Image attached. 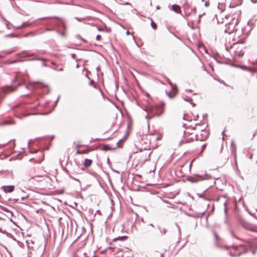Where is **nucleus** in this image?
<instances>
[{"mask_svg":"<svg viewBox=\"0 0 257 257\" xmlns=\"http://www.w3.org/2000/svg\"><path fill=\"white\" fill-rule=\"evenodd\" d=\"M165 103L161 102L160 104H155L153 105H149L145 109L148 113L152 114V117L156 116H160L164 112V107Z\"/></svg>","mask_w":257,"mask_h":257,"instance_id":"nucleus-1","label":"nucleus"},{"mask_svg":"<svg viewBox=\"0 0 257 257\" xmlns=\"http://www.w3.org/2000/svg\"><path fill=\"white\" fill-rule=\"evenodd\" d=\"M13 109L15 112V116L22 118V116H26L27 114L26 112L28 109V107L24 104H20L16 105Z\"/></svg>","mask_w":257,"mask_h":257,"instance_id":"nucleus-2","label":"nucleus"},{"mask_svg":"<svg viewBox=\"0 0 257 257\" xmlns=\"http://www.w3.org/2000/svg\"><path fill=\"white\" fill-rule=\"evenodd\" d=\"M22 53L25 55V57L33 56V57L28 59V60H29V61L41 60L43 62V63L42 64L43 67H50V66H48V65L47 63H45V62L47 61L48 60L44 59V58L38 57L35 56V55L34 54H29L26 51H23Z\"/></svg>","mask_w":257,"mask_h":257,"instance_id":"nucleus-3","label":"nucleus"},{"mask_svg":"<svg viewBox=\"0 0 257 257\" xmlns=\"http://www.w3.org/2000/svg\"><path fill=\"white\" fill-rule=\"evenodd\" d=\"M39 85L40 87H42L43 89V93L45 94H48L49 92V89L47 86H46L42 83H30L29 85H27L26 88L31 90L37 88V85Z\"/></svg>","mask_w":257,"mask_h":257,"instance_id":"nucleus-4","label":"nucleus"},{"mask_svg":"<svg viewBox=\"0 0 257 257\" xmlns=\"http://www.w3.org/2000/svg\"><path fill=\"white\" fill-rule=\"evenodd\" d=\"M211 176L207 174L206 172H205L203 175L195 174L192 176L190 178V181L193 183H195L199 181H201L205 179H208L209 178H211Z\"/></svg>","mask_w":257,"mask_h":257,"instance_id":"nucleus-5","label":"nucleus"},{"mask_svg":"<svg viewBox=\"0 0 257 257\" xmlns=\"http://www.w3.org/2000/svg\"><path fill=\"white\" fill-rule=\"evenodd\" d=\"M49 19H55L59 20L60 22L59 23H54V25L56 27L62 26L63 29H65V26L63 20L58 17L53 16L50 17H43L39 18V20H47Z\"/></svg>","mask_w":257,"mask_h":257,"instance_id":"nucleus-6","label":"nucleus"},{"mask_svg":"<svg viewBox=\"0 0 257 257\" xmlns=\"http://www.w3.org/2000/svg\"><path fill=\"white\" fill-rule=\"evenodd\" d=\"M221 248H224L225 249H230V254L231 255H233V256H236V255H240V253H234L232 252V250H236L238 249V247H236V246H232V247H229L227 245H220V246Z\"/></svg>","mask_w":257,"mask_h":257,"instance_id":"nucleus-7","label":"nucleus"},{"mask_svg":"<svg viewBox=\"0 0 257 257\" xmlns=\"http://www.w3.org/2000/svg\"><path fill=\"white\" fill-rule=\"evenodd\" d=\"M255 62H255V64L256 66H255L253 68H251L250 67H249L245 66V65L239 66H238V67H239L240 68H241V69H242L243 70L248 71H249L251 72H254L257 71V59L256 60Z\"/></svg>","mask_w":257,"mask_h":257,"instance_id":"nucleus-8","label":"nucleus"},{"mask_svg":"<svg viewBox=\"0 0 257 257\" xmlns=\"http://www.w3.org/2000/svg\"><path fill=\"white\" fill-rule=\"evenodd\" d=\"M2 189L5 193H11L15 189V186L9 185V186H3L2 187Z\"/></svg>","mask_w":257,"mask_h":257,"instance_id":"nucleus-9","label":"nucleus"},{"mask_svg":"<svg viewBox=\"0 0 257 257\" xmlns=\"http://www.w3.org/2000/svg\"><path fill=\"white\" fill-rule=\"evenodd\" d=\"M75 255L77 257H87L86 253L84 252L82 249H79Z\"/></svg>","mask_w":257,"mask_h":257,"instance_id":"nucleus-10","label":"nucleus"},{"mask_svg":"<svg viewBox=\"0 0 257 257\" xmlns=\"http://www.w3.org/2000/svg\"><path fill=\"white\" fill-rule=\"evenodd\" d=\"M172 10L176 13L179 14L181 13V7L177 5L174 4L172 6Z\"/></svg>","mask_w":257,"mask_h":257,"instance_id":"nucleus-11","label":"nucleus"},{"mask_svg":"<svg viewBox=\"0 0 257 257\" xmlns=\"http://www.w3.org/2000/svg\"><path fill=\"white\" fill-rule=\"evenodd\" d=\"M14 123L13 119H10L8 120H5L3 121L2 124L3 125H10Z\"/></svg>","mask_w":257,"mask_h":257,"instance_id":"nucleus-12","label":"nucleus"},{"mask_svg":"<svg viewBox=\"0 0 257 257\" xmlns=\"http://www.w3.org/2000/svg\"><path fill=\"white\" fill-rule=\"evenodd\" d=\"M128 238V236L126 235L122 236H119L116 238H115L113 239V241H116L117 240H121L123 241Z\"/></svg>","mask_w":257,"mask_h":257,"instance_id":"nucleus-13","label":"nucleus"},{"mask_svg":"<svg viewBox=\"0 0 257 257\" xmlns=\"http://www.w3.org/2000/svg\"><path fill=\"white\" fill-rule=\"evenodd\" d=\"M92 164V160L90 159H85L84 162V166L85 167H89Z\"/></svg>","mask_w":257,"mask_h":257,"instance_id":"nucleus-14","label":"nucleus"},{"mask_svg":"<svg viewBox=\"0 0 257 257\" xmlns=\"http://www.w3.org/2000/svg\"><path fill=\"white\" fill-rule=\"evenodd\" d=\"M231 147L232 148V153L234 154V156H236L235 145L233 140L231 142Z\"/></svg>","mask_w":257,"mask_h":257,"instance_id":"nucleus-15","label":"nucleus"},{"mask_svg":"<svg viewBox=\"0 0 257 257\" xmlns=\"http://www.w3.org/2000/svg\"><path fill=\"white\" fill-rule=\"evenodd\" d=\"M207 139V136H203V134H201L199 135V137H198V141L203 142V141H205Z\"/></svg>","mask_w":257,"mask_h":257,"instance_id":"nucleus-16","label":"nucleus"},{"mask_svg":"<svg viewBox=\"0 0 257 257\" xmlns=\"http://www.w3.org/2000/svg\"><path fill=\"white\" fill-rule=\"evenodd\" d=\"M171 86V89L174 92V94H176L178 93V88L176 85L173 84Z\"/></svg>","mask_w":257,"mask_h":257,"instance_id":"nucleus-17","label":"nucleus"},{"mask_svg":"<svg viewBox=\"0 0 257 257\" xmlns=\"http://www.w3.org/2000/svg\"><path fill=\"white\" fill-rule=\"evenodd\" d=\"M45 31H56L57 33H59V31L57 30L55 28H46Z\"/></svg>","mask_w":257,"mask_h":257,"instance_id":"nucleus-18","label":"nucleus"},{"mask_svg":"<svg viewBox=\"0 0 257 257\" xmlns=\"http://www.w3.org/2000/svg\"><path fill=\"white\" fill-rule=\"evenodd\" d=\"M18 37V35H16L13 33L5 35L4 36V38H9V37L15 38V37Z\"/></svg>","mask_w":257,"mask_h":257,"instance_id":"nucleus-19","label":"nucleus"},{"mask_svg":"<svg viewBox=\"0 0 257 257\" xmlns=\"http://www.w3.org/2000/svg\"><path fill=\"white\" fill-rule=\"evenodd\" d=\"M111 148L108 145H104L102 146V150L103 151H109L111 150Z\"/></svg>","mask_w":257,"mask_h":257,"instance_id":"nucleus-20","label":"nucleus"},{"mask_svg":"<svg viewBox=\"0 0 257 257\" xmlns=\"http://www.w3.org/2000/svg\"><path fill=\"white\" fill-rule=\"evenodd\" d=\"M151 26L152 28L154 30H156L157 28V24L153 21H152Z\"/></svg>","mask_w":257,"mask_h":257,"instance_id":"nucleus-21","label":"nucleus"},{"mask_svg":"<svg viewBox=\"0 0 257 257\" xmlns=\"http://www.w3.org/2000/svg\"><path fill=\"white\" fill-rule=\"evenodd\" d=\"M3 20L6 22V26L8 29H10L9 26V22L4 17H2Z\"/></svg>","mask_w":257,"mask_h":257,"instance_id":"nucleus-22","label":"nucleus"},{"mask_svg":"<svg viewBox=\"0 0 257 257\" xmlns=\"http://www.w3.org/2000/svg\"><path fill=\"white\" fill-rule=\"evenodd\" d=\"M197 195L199 197V198H203L204 199H205V197L204 196V193H197Z\"/></svg>","mask_w":257,"mask_h":257,"instance_id":"nucleus-23","label":"nucleus"},{"mask_svg":"<svg viewBox=\"0 0 257 257\" xmlns=\"http://www.w3.org/2000/svg\"><path fill=\"white\" fill-rule=\"evenodd\" d=\"M167 95L168 96V97L170 98H173L175 97V94H171L170 92H166Z\"/></svg>","mask_w":257,"mask_h":257,"instance_id":"nucleus-24","label":"nucleus"},{"mask_svg":"<svg viewBox=\"0 0 257 257\" xmlns=\"http://www.w3.org/2000/svg\"><path fill=\"white\" fill-rule=\"evenodd\" d=\"M167 82H168V83L170 85V86H172L173 85V83L171 82V81L170 80V79H169L167 77H166L165 78Z\"/></svg>","mask_w":257,"mask_h":257,"instance_id":"nucleus-25","label":"nucleus"},{"mask_svg":"<svg viewBox=\"0 0 257 257\" xmlns=\"http://www.w3.org/2000/svg\"><path fill=\"white\" fill-rule=\"evenodd\" d=\"M40 153H41V155L42 156V159H39V160H37L36 162L38 163H40L42 161V160H43V158H44V155H43L42 152H41Z\"/></svg>","mask_w":257,"mask_h":257,"instance_id":"nucleus-26","label":"nucleus"},{"mask_svg":"<svg viewBox=\"0 0 257 257\" xmlns=\"http://www.w3.org/2000/svg\"><path fill=\"white\" fill-rule=\"evenodd\" d=\"M36 34V33L35 32H31L27 34H26L25 35V37H27L29 35H31L32 36H34Z\"/></svg>","mask_w":257,"mask_h":257,"instance_id":"nucleus-27","label":"nucleus"},{"mask_svg":"<svg viewBox=\"0 0 257 257\" xmlns=\"http://www.w3.org/2000/svg\"><path fill=\"white\" fill-rule=\"evenodd\" d=\"M206 144H203L202 146V150L200 152V153H202L204 150V149L206 148Z\"/></svg>","mask_w":257,"mask_h":257,"instance_id":"nucleus-28","label":"nucleus"},{"mask_svg":"<svg viewBox=\"0 0 257 257\" xmlns=\"http://www.w3.org/2000/svg\"><path fill=\"white\" fill-rule=\"evenodd\" d=\"M25 23L24 22V23H22V24L21 25H20V26H18L17 27H16V29H20V28H22L23 27V26L25 25Z\"/></svg>","mask_w":257,"mask_h":257,"instance_id":"nucleus-29","label":"nucleus"},{"mask_svg":"<svg viewBox=\"0 0 257 257\" xmlns=\"http://www.w3.org/2000/svg\"><path fill=\"white\" fill-rule=\"evenodd\" d=\"M192 141H193V138H191L188 140L186 141L185 142V143H190V142H191Z\"/></svg>","mask_w":257,"mask_h":257,"instance_id":"nucleus-30","label":"nucleus"},{"mask_svg":"<svg viewBox=\"0 0 257 257\" xmlns=\"http://www.w3.org/2000/svg\"><path fill=\"white\" fill-rule=\"evenodd\" d=\"M59 98H60V96H59L57 98V99L56 100V101L54 102V106H56V105H57V102H58L59 101Z\"/></svg>","mask_w":257,"mask_h":257,"instance_id":"nucleus-31","label":"nucleus"},{"mask_svg":"<svg viewBox=\"0 0 257 257\" xmlns=\"http://www.w3.org/2000/svg\"><path fill=\"white\" fill-rule=\"evenodd\" d=\"M214 236H215V238L216 239V240H219V236H218V235L216 233H214Z\"/></svg>","mask_w":257,"mask_h":257,"instance_id":"nucleus-32","label":"nucleus"},{"mask_svg":"<svg viewBox=\"0 0 257 257\" xmlns=\"http://www.w3.org/2000/svg\"><path fill=\"white\" fill-rule=\"evenodd\" d=\"M184 100L186 101H189L190 100H192V99L191 98H184Z\"/></svg>","mask_w":257,"mask_h":257,"instance_id":"nucleus-33","label":"nucleus"},{"mask_svg":"<svg viewBox=\"0 0 257 257\" xmlns=\"http://www.w3.org/2000/svg\"><path fill=\"white\" fill-rule=\"evenodd\" d=\"M50 67L51 68L54 69V70H56V71H57L58 70V69H57L58 66H53V67L50 66Z\"/></svg>","mask_w":257,"mask_h":257,"instance_id":"nucleus-34","label":"nucleus"},{"mask_svg":"<svg viewBox=\"0 0 257 257\" xmlns=\"http://www.w3.org/2000/svg\"><path fill=\"white\" fill-rule=\"evenodd\" d=\"M51 64L54 66H58V65L54 62L51 61Z\"/></svg>","mask_w":257,"mask_h":257,"instance_id":"nucleus-35","label":"nucleus"},{"mask_svg":"<svg viewBox=\"0 0 257 257\" xmlns=\"http://www.w3.org/2000/svg\"><path fill=\"white\" fill-rule=\"evenodd\" d=\"M223 204L224 206V209H227L226 205H227V202L226 201H224L223 202Z\"/></svg>","mask_w":257,"mask_h":257,"instance_id":"nucleus-36","label":"nucleus"},{"mask_svg":"<svg viewBox=\"0 0 257 257\" xmlns=\"http://www.w3.org/2000/svg\"><path fill=\"white\" fill-rule=\"evenodd\" d=\"M100 37H101V36H100V35H97L96 36V39L97 40H100Z\"/></svg>","mask_w":257,"mask_h":257,"instance_id":"nucleus-37","label":"nucleus"},{"mask_svg":"<svg viewBox=\"0 0 257 257\" xmlns=\"http://www.w3.org/2000/svg\"><path fill=\"white\" fill-rule=\"evenodd\" d=\"M58 33L60 34V35H61L63 37H64L65 36V33L64 32H61V33L59 32V33Z\"/></svg>","mask_w":257,"mask_h":257,"instance_id":"nucleus-38","label":"nucleus"},{"mask_svg":"<svg viewBox=\"0 0 257 257\" xmlns=\"http://www.w3.org/2000/svg\"><path fill=\"white\" fill-rule=\"evenodd\" d=\"M83 152H81L78 150H77V152H76L77 154H83Z\"/></svg>","mask_w":257,"mask_h":257,"instance_id":"nucleus-39","label":"nucleus"},{"mask_svg":"<svg viewBox=\"0 0 257 257\" xmlns=\"http://www.w3.org/2000/svg\"><path fill=\"white\" fill-rule=\"evenodd\" d=\"M256 213H254V214L253 215L254 216V217L257 219V209L255 210Z\"/></svg>","mask_w":257,"mask_h":257,"instance_id":"nucleus-40","label":"nucleus"},{"mask_svg":"<svg viewBox=\"0 0 257 257\" xmlns=\"http://www.w3.org/2000/svg\"><path fill=\"white\" fill-rule=\"evenodd\" d=\"M209 5V2L208 1H206L205 3V6L206 7H208Z\"/></svg>","mask_w":257,"mask_h":257,"instance_id":"nucleus-41","label":"nucleus"},{"mask_svg":"<svg viewBox=\"0 0 257 257\" xmlns=\"http://www.w3.org/2000/svg\"><path fill=\"white\" fill-rule=\"evenodd\" d=\"M199 137V135H195V140H196V141H198V137Z\"/></svg>","mask_w":257,"mask_h":257,"instance_id":"nucleus-42","label":"nucleus"},{"mask_svg":"<svg viewBox=\"0 0 257 257\" xmlns=\"http://www.w3.org/2000/svg\"><path fill=\"white\" fill-rule=\"evenodd\" d=\"M43 25H45V26H48L49 25H52V24H49L48 23H44Z\"/></svg>","mask_w":257,"mask_h":257,"instance_id":"nucleus-43","label":"nucleus"},{"mask_svg":"<svg viewBox=\"0 0 257 257\" xmlns=\"http://www.w3.org/2000/svg\"><path fill=\"white\" fill-rule=\"evenodd\" d=\"M152 117H153L152 116H149L148 115H147V116H146V118L147 119H150Z\"/></svg>","mask_w":257,"mask_h":257,"instance_id":"nucleus-44","label":"nucleus"},{"mask_svg":"<svg viewBox=\"0 0 257 257\" xmlns=\"http://www.w3.org/2000/svg\"><path fill=\"white\" fill-rule=\"evenodd\" d=\"M99 140V139H98V138H96L95 139H92V140L90 141V142H95V141Z\"/></svg>","mask_w":257,"mask_h":257,"instance_id":"nucleus-45","label":"nucleus"},{"mask_svg":"<svg viewBox=\"0 0 257 257\" xmlns=\"http://www.w3.org/2000/svg\"><path fill=\"white\" fill-rule=\"evenodd\" d=\"M75 19H76L77 21H81L82 20H83V19H80L79 18H77V17H75Z\"/></svg>","mask_w":257,"mask_h":257,"instance_id":"nucleus-46","label":"nucleus"},{"mask_svg":"<svg viewBox=\"0 0 257 257\" xmlns=\"http://www.w3.org/2000/svg\"><path fill=\"white\" fill-rule=\"evenodd\" d=\"M96 213L98 214V215H101V213H100V211L99 210H98L97 211H96Z\"/></svg>","mask_w":257,"mask_h":257,"instance_id":"nucleus-47","label":"nucleus"},{"mask_svg":"<svg viewBox=\"0 0 257 257\" xmlns=\"http://www.w3.org/2000/svg\"><path fill=\"white\" fill-rule=\"evenodd\" d=\"M75 54H72L71 57L72 58L75 59Z\"/></svg>","mask_w":257,"mask_h":257,"instance_id":"nucleus-48","label":"nucleus"},{"mask_svg":"<svg viewBox=\"0 0 257 257\" xmlns=\"http://www.w3.org/2000/svg\"><path fill=\"white\" fill-rule=\"evenodd\" d=\"M94 82L93 80H92V79H91V80H90V84H91L93 83Z\"/></svg>","mask_w":257,"mask_h":257,"instance_id":"nucleus-49","label":"nucleus"},{"mask_svg":"<svg viewBox=\"0 0 257 257\" xmlns=\"http://www.w3.org/2000/svg\"><path fill=\"white\" fill-rule=\"evenodd\" d=\"M57 70L59 71H63V68H60V69H58Z\"/></svg>","mask_w":257,"mask_h":257,"instance_id":"nucleus-50","label":"nucleus"},{"mask_svg":"<svg viewBox=\"0 0 257 257\" xmlns=\"http://www.w3.org/2000/svg\"><path fill=\"white\" fill-rule=\"evenodd\" d=\"M126 34L127 35H130V31H127L126 32Z\"/></svg>","mask_w":257,"mask_h":257,"instance_id":"nucleus-51","label":"nucleus"},{"mask_svg":"<svg viewBox=\"0 0 257 257\" xmlns=\"http://www.w3.org/2000/svg\"><path fill=\"white\" fill-rule=\"evenodd\" d=\"M124 5H131V3H130L129 2H126L124 4Z\"/></svg>","mask_w":257,"mask_h":257,"instance_id":"nucleus-52","label":"nucleus"},{"mask_svg":"<svg viewBox=\"0 0 257 257\" xmlns=\"http://www.w3.org/2000/svg\"><path fill=\"white\" fill-rule=\"evenodd\" d=\"M191 104H192V105L193 107H194V106L196 105L195 103H193V102H191Z\"/></svg>","mask_w":257,"mask_h":257,"instance_id":"nucleus-53","label":"nucleus"},{"mask_svg":"<svg viewBox=\"0 0 257 257\" xmlns=\"http://www.w3.org/2000/svg\"><path fill=\"white\" fill-rule=\"evenodd\" d=\"M134 11H136L137 12V15H139V12L138 11H137V10L136 9H134Z\"/></svg>","mask_w":257,"mask_h":257,"instance_id":"nucleus-54","label":"nucleus"},{"mask_svg":"<svg viewBox=\"0 0 257 257\" xmlns=\"http://www.w3.org/2000/svg\"><path fill=\"white\" fill-rule=\"evenodd\" d=\"M186 91H187V92H192V90L191 89H186Z\"/></svg>","mask_w":257,"mask_h":257,"instance_id":"nucleus-55","label":"nucleus"},{"mask_svg":"<svg viewBox=\"0 0 257 257\" xmlns=\"http://www.w3.org/2000/svg\"><path fill=\"white\" fill-rule=\"evenodd\" d=\"M160 82L162 84H163V85H165V84L163 81H160Z\"/></svg>","mask_w":257,"mask_h":257,"instance_id":"nucleus-56","label":"nucleus"},{"mask_svg":"<svg viewBox=\"0 0 257 257\" xmlns=\"http://www.w3.org/2000/svg\"><path fill=\"white\" fill-rule=\"evenodd\" d=\"M11 53V52H8L6 53V54L8 55V54H10Z\"/></svg>","mask_w":257,"mask_h":257,"instance_id":"nucleus-57","label":"nucleus"},{"mask_svg":"<svg viewBox=\"0 0 257 257\" xmlns=\"http://www.w3.org/2000/svg\"><path fill=\"white\" fill-rule=\"evenodd\" d=\"M98 30L99 31H102V29H101L100 28H98Z\"/></svg>","mask_w":257,"mask_h":257,"instance_id":"nucleus-58","label":"nucleus"},{"mask_svg":"<svg viewBox=\"0 0 257 257\" xmlns=\"http://www.w3.org/2000/svg\"><path fill=\"white\" fill-rule=\"evenodd\" d=\"M33 160H34V158H32V159H30V161H33Z\"/></svg>","mask_w":257,"mask_h":257,"instance_id":"nucleus-59","label":"nucleus"},{"mask_svg":"<svg viewBox=\"0 0 257 257\" xmlns=\"http://www.w3.org/2000/svg\"><path fill=\"white\" fill-rule=\"evenodd\" d=\"M1 209H7L6 208L4 207H1Z\"/></svg>","mask_w":257,"mask_h":257,"instance_id":"nucleus-60","label":"nucleus"},{"mask_svg":"<svg viewBox=\"0 0 257 257\" xmlns=\"http://www.w3.org/2000/svg\"><path fill=\"white\" fill-rule=\"evenodd\" d=\"M252 155H250L249 156V158H252Z\"/></svg>","mask_w":257,"mask_h":257,"instance_id":"nucleus-61","label":"nucleus"},{"mask_svg":"<svg viewBox=\"0 0 257 257\" xmlns=\"http://www.w3.org/2000/svg\"><path fill=\"white\" fill-rule=\"evenodd\" d=\"M211 209H214V206H213L212 207Z\"/></svg>","mask_w":257,"mask_h":257,"instance_id":"nucleus-62","label":"nucleus"},{"mask_svg":"<svg viewBox=\"0 0 257 257\" xmlns=\"http://www.w3.org/2000/svg\"><path fill=\"white\" fill-rule=\"evenodd\" d=\"M24 61L23 60H19L18 61H19V62H22V61Z\"/></svg>","mask_w":257,"mask_h":257,"instance_id":"nucleus-63","label":"nucleus"},{"mask_svg":"<svg viewBox=\"0 0 257 257\" xmlns=\"http://www.w3.org/2000/svg\"><path fill=\"white\" fill-rule=\"evenodd\" d=\"M193 11H196V8H194L193 9Z\"/></svg>","mask_w":257,"mask_h":257,"instance_id":"nucleus-64","label":"nucleus"}]
</instances>
